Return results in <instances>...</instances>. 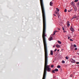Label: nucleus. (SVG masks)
Listing matches in <instances>:
<instances>
[{
	"label": "nucleus",
	"instance_id": "nucleus-1",
	"mask_svg": "<svg viewBox=\"0 0 79 79\" xmlns=\"http://www.w3.org/2000/svg\"><path fill=\"white\" fill-rule=\"evenodd\" d=\"M71 61L72 63H76V61H75L74 60H73V59H71Z\"/></svg>",
	"mask_w": 79,
	"mask_h": 79
},
{
	"label": "nucleus",
	"instance_id": "nucleus-2",
	"mask_svg": "<svg viewBox=\"0 0 79 79\" xmlns=\"http://www.w3.org/2000/svg\"><path fill=\"white\" fill-rule=\"evenodd\" d=\"M74 11H76L77 10V7H74Z\"/></svg>",
	"mask_w": 79,
	"mask_h": 79
},
{
	"label": "nucleus",
	"instance_id": "nucleus-3",
	"mask_svg": "<svg viewBox=\"0 0 79 79\" xmlns=\"http://www.w3.org/2000/svg\"><path fill=\"white\" fill-rule=\"evenodd\" d=\"M69 22L68 21L67 23V26L68 27H69V26H70V24H69Z\"/></svg>",
	"mask_w": 79,
	"mask_h": 79
},
{
	"label": "nucleus",
	"instance_id": "nucleus-4",
	"mask_svg": "<svg viewBox=\"0 0 79 79\" xmlns=\"http://www.w3.org/2000/svg\"><path fill=\"white\" fill-rule=\"evenodd\" d=\"M48 40H50V41H51V40H53V38H52V37H51L50 38H49Z\"/></svg>",
	"mask_w": 79,
	"mask_h": 79
},
{
	"label": "nucleus",
	"instance_id": "nucleus-5",
	"mask_svg": "<svg viewBox=\"0 0 79 79\" xmlns=\"http://www.w3.org/2000/svg\"><path fill=\"white\" fill-rule=\"evenodd\" d=\"M50 54L51 55H53V51L51 50Z\"/></svg>",
	"mask_w": 79,
	"mask_h": 79
},
{
	"label": "nucleus",
	"instance_id": "nucleus-6",
	"mask_svg": "<svg viewBox=\"0 0 79 79\" xmlns=\"http://www.w3.org/2000/svg\"><path fill=\"white\" fill-rule=\"evenodd\" d=\"M71 5L73 6V5H74V2H73L71 3Z\"/></svg>",
	"mask_w": 79,
	"mask_h": 79
},
{
	"label": "nucleus",
	"instance_id": "nucleus-7",
	"mask_svg": "<svg viewBox=\"0 0 79 79\" xmlns=\"http://www.w3.org/2000/svg\"><path fill=\"white\" fill-rule=\"evenodd\" d=\"M75 18H76V15H74V16L73 17V19H74Z\"/></svg>",
	"mask_w": 79,
	"mask_h": 79
},
{
	"label": "nucleus",
	"instance_id": "nucleus-8",
	"mask_svg": "<svg viewBox=\"0 0 79 79\" xmlns=\"http://www.w3.org/2000/svg\"><path fill=\"white\" fill-rule=\"evenodd\" d=\"M52 5H53V3L52 2H51L50 3V6H52Z\"/></svg>",
	"mask_w": 79,
	"mask_h": 79
},
{
	"label": "nucleus",
	"instance_id": "nucleus-9",
	"mask_svg": "<svg viewBox=\"0 0 79 79\" xmlns=\"http://www.w3.org/2000/svg\"><path fill=\"white\" fill-rule=\"evenodd\" d=\"M57 42L58 43H59V44H61V41H59V40H58L57 41Z\"/></svg>",
	"mask_w": 79,
	"mask_h": 79
},
{
	"label": "nucleus",
	"instance_id": "nucleus-10",
	"mask_svg": "<svg viewBox=\"0 0 79 79\" xmlns=\"http://www.w3.org/2000/svg\"><path fill=\"white\" fill-rule=\"evenodd\" d=\"M54 71H56V72H58V69H54Z\"/></svg>",
	"mask_w": 79,
	"mask_h": 79
},
{
	"label": "nucleus",
	"instance_id": "nucleus-11",
	"mask_svg": "<svg viewBox=\"0 0 79 79\" xmlns=\"http://www.w3.org/2000/svg\"><path fill=\"white\" fill-rule=\"evenodd\" d=\"M77 7H78V8H79V2L77 3Z\"/></svg>",
	"mask_w": 79,
	"mask_h": 79
},
{
	"label": "nucleus",
	"instance_id": "nucleus-12",
	"mask_svg": "<svg viewBox=\"0 0 79 79\" xmlns=\"http://www.w3.org/2000/svg\"><path fill=\"white\" fill-rule=\"evenodd\" d=\"M56 47L57 48H59V47H60V45H58V44H57L56 45Z\"/></svg>",
	"mask_w": 79,
	"mask_h": 79
},
{
	"label": "nucleus",
	"instance_id": "nucleus-13",
	"mask_svg": "<svg viewBox=\"0 0 79 79\" xmlns=\"http://www.w3.org/2000/svg\"><path fill=\"white\" fill-rule=\"evenodd\" d=\"M70 30L71 31H74V29H73V28H72V27L70 28Z\"/></svg>",
	"mask_w": 79,
	"mask_h": 79
},
{
	"label": "nucleus",
	"instance_id": "nucleus-14",
	"mask_svg": "<svg viewBox=\"0 0 79 79\" xmlns=\"http://www.w3.org/2000/svg\"><path fill=\"white\" fill-rule=\"evenodd\" d=\"M68 12H71V11H73V9H72L68 11Z\"/></svg>",
	"mask_w": 79,
	"mask_h": 79
},
{
	"label": "nucleus",
	"instance_id": "nucleus-15",
	"mask_svg": "<svg viewBox=\"0 0 79 79\" xmlns=\"http://www.w3.org/2000/svg\"><path fill=\"white\" fill-rule=\"evenodd\" d=\"M56 31H54V33L53 34V35H55V34H56Z\"/></svg>",
	"mask_w": 79,
	"mask_h": 79
},
{
	"label": "nucleus",
	"instance_id": "nucleus-16",
	"mask_svg": "<svg viewBox=\"0 0 79 79\" xmlns=\"http://www.w3.org/2000/svg\"><path fill=\"white\" fill-rule=\"evenodd\" d=\"M55 13L56 14H57V15H58V14H59V12H57L56 11H55Z\"/></svg>",
	"mask_w": 79,
	"mask_h": 79
},
{
	"label": "nucleus",
	"instance_id": "nucleus-17",
	"mask_svg": "<svg viewBox=\"0 0 79 79\" xmlns=\"http://www.w3.org/2000/svg\"><path fill=\"white\" fill-rule=\"evenodd\" d=\"M62 63H63L64 64V63H65V62L64 60H62Z\"/></svg>",
	"mask_w": 79,
	"mask_h": 79
},
{
	"label": "nucleus",
	"instance_id": "nucleus-18",
	"mask_svg": "<svg viewBox=\"0 0 79 79\" xmlns=\"http://www.w3.org/2000/svg\"><path fill=\"white\" fill-rule=\"evenodd\" d=\"M57 68H61V66L60 65H58L57 66Z\"/></svg>",
	"mask_w": 79,
	"mask_h": 79
},
{
	"label": "nucleus",
	"instance_id": "nucleus-19",
	"mask_svg": "<svg viewBox=\"0 0 79 79\" xmlns=\"http://www.w3.org/2000/svg\"><path fill=\"white\" fill-rule=\"evenodd\" d=\"M56 10H57V11L59 12L60 11V9L58 8H56Z\"/></svg>",
	"mask_w": 79,
	"mask_h": 79
},
{
	"label": "nucleus",
	"instance_id": "nucleus-20",
	"mask_svg": "<svg viewBox=\"0 0 79 79\" xmlns=\"http://www.w3.org/2000/svg\"><path fill=\"white\" fill-rule=\"evenodd\" d=\"M55 70H53L52 71V73H55Z\"/></svg>",
	"mask_w": 79,
	"mask_h": 79
},
{
	"label": "nucleus",
	"instance_id": "nucleus-21",
	"mask_svg": "<svg viewBox=\"0 0 79 79\" xmlns=\"http://www.w3.org/2000/svg\"><path fill=\"white\" fill-rule=\"evenodd\" d=\"M66 11H67V10L66 9H65L64 10V12H66Z\"/></svg>",
	"mask_w": 79,
	"mask_h": 79
},
{
	"label": "nucleus",
	"instance_id": "nucleus-22",
	"mask_svg": "<svg viewBox=\"0 0 79 79\" xmlns=\"http://www.w3.org/2000/svg\"><path fill=\"white\" fill-rule=\"evenodd\" d=\"M51 68H53V67H54V65H51Z\"/></svg>",
	"mask_w": 79,
	"mask_h": 79
},
{
	"label": "nucleus",
	"instance_id": "nucleus-23",
	"mask_svg": "<svg viewBox=\"0 0 79 79\" xmlns=\"http://www.w3.org/2000/svg\"><path fill=\"white\" fill-rule=\"evenodd\" d=\"M74 47L75 48L76 47H77V46H76V44H74L73 45Z\"/></svg>",
	"mask_w": 79,
	"mask_h": 79
},
{
	"label": "nucleus",
	"instance_id": "nucleus-24",
	"mask_svg": "<svg viewBox=\"0 0 79 79\" xmlns=\"http://www.w3.org/2000/svg\"><path fill=\"white\" fill-rule=\"evenodd\" d=\"M79 1L78 0H75L74 1V2H77Z\"/></svg>",
	"mask_w": 79,
	"mask_h": 79
},
{
	"label": "nucleus",
	"instance_id": "nucleus-25",
	"mask_svg": "<svg viewBox=\"0 0 79 79\" xmlns=\"http://www.w3.org/2000/svg\"><path fill=\"white\" fill-rule=\"evenodd\" d=\"M65 58L66 60H68V56L65 57Z\"/></svg>",
	"mask_w": 79,
	"mask_h": 79
},
{
	"label": "nucleus",
	"instance_id": "nucleus-26",
	"mask_svg": "<svg viewBox=\"0 0 79 79\" xmlns=\"http://www.w3.org/2000/svg\"><path fill=\"white\" fill-rule=\"evenodd\" d=\"M57 15L58 16V18H59V17H60V16H59L60 15V14L59 13V14H57Z\"/></svg>",
	"mask_w": 79,
	"mask_h": 79
},
{
	"label": "nucleus",
	"instance_id": "nucleus-27",
	"mask_svg": "<svg viewBox=\"0 0 79 79\" xmlns=\"http://www.w3.org/2000/svg\"><path fill=\"white\" fill-rule=\"evenodd\" d=\"M57 15L58 16V18H59V17H60V16H59L60 15V14L59 13V14H57Z\"/></svg>",
	"mask_w": 79,
	"mask_h": 79
},
{
	"label": "nucleus",
	"instance_id": "nucleus-28",
	"mask_svg": "<svg viewBox=\"0 0 79 79\" xmlns=\"http://www.w3.org/2000/svg\"><path fill=\"white\" fill-rule=\"evenodd\" d=\"M70 41H71L72 42H73V40L72 39H70Z\"/></svg>",
	"mask_w": 79,
	"mask_h": 79
},
{
	"label": "nucleus",
	"instance_id": "nucleus-29",
	"mask_svg": "<svg viewBox=\"0 0 79 79\" xmlns=\"http://www.w3.org/2000/svg\"><path fill=\"white\" fill-rule=\"evenodd\" d=\"M62 29L63 31H64V27H62Z\"/></svg>",
	"mask_w": 79,
	"mask_h": 79
},
{
	"label": "nucleus",
	"instance_id": "nucleus-30",
	"mask_svg": "<svg viewBox=\"0 0 79 79\" xmlns=\"http://www.w3.org/2000/svg\"><path fill=\"white\" fill-rule=\"evenodd\" d=\"M71 39V38H70V37L69 36L68 37V39Z\"/></svg>",
	"mask_w": 79,
	"mask_h": 79
},
{
	"label": "nucleus",
	"instance_id": "nucleus-31",
	"mask_svg": "<svg viewBox=\"0 0 79 79\" xmlns=\"http://www.w3.org/2000/svg\"><path fill=\"white\" fill-rule=\"evenodd\" d=\"M77 48H75V50H77Z\"/></svg>",
	"mask_w": 79,
	"mask_h": 79
},
{
	"label": "nucleus",
	"instance_id": "nucleus-32",
	"mask_svg": "<svg viewBox=\"0 0 79 79\" xmlns=\"http://www.w3.org/2000/svg\"><path fill=\"white\" fill-rule=\"evenodd\" d=\"M56 50H57V49H56L54 50V52H56Z\"/></svg>",
	"mask_w": 79,
	"mask_h": 79
},
{
	"label": "nucleus",
	"instance_id": "nucleus-33",
	"mask_svg": "<svg viewBox=\"0 0 79 79\" xmlns=\"http://www.w3.org/2000/svg\"><path fill=\"white\" fill-rule=\"evenodd\" d=\"M57 29L58 30H59V31H60V28H58Z\"/></svg>",
	"mask_w": 79,
	"mask_h": 79
},
{
	"label": "nucleus",
	"instance_id": "nucleus-34",
	"mask_svg": "<svg viewBox=\"0 0 79 79\" xmlns=\"http://www.w3.org/2000/svg\"><path fill=\"white\" fill-rule=\"evenodd\" d=\"M77 64H79V62H77L76 63Z\"/></svg>",
	"mask_w": 79,
	"mask_h": 79
},
{
	"label": "nucleus",
	"instance_id": "nucleus-35",
	"mask_svg": "<svg viewBox=\"0 0 79 79\" xmlns=\"http://www.w3.org/2000/svg\"><path fill=\"white\" fill-rule=\"evenodd\" d=\"M55 32H58V31H55Z\"/></svg>",
	"mask_w": 79,
	"mask_h": 79
},
{
	"label": "nucleus",
	"instance_id": "nucleus-36",
	"mask_svg": "<svg viewBox=\"0 0 79 79\" xmlns=\"http://www.w3.org/2000/svg\"><path fill=\"white\" fill-rule=\"evenodd\" d=\"M54 16H56V15L55 14H53Z\"/></svg>",
	"mask_w": 79,
	"mask_h": 79
},
{
	"label": "nucleus",
	"instance_id": "nucleus-37",
	"mask_svg": "<svg viewBox=\"0 0 79 79\" xmlns=\"http://www.w3.org/2000/svg\"><path fill=\"white\" fill-rule=\"evenodd\" d=\"M55 45L53 46V48H55Z\"/></svg>",
	"mask_w": 79,
	"mask_h": 79
},
{
	"label": "nucleus",
	"instance_id": "nucleus-38",
	"mask_svg": "<svg viewBox=\"0 0 79 79\" xmlns=\"http://www.w3.org/2000/svg\"><path fill=\"white\" fill-rule=\"evenodd\" d=\"M57 51V52H59V51H60V50H59V49H58Z\"/></svg>",
	"mask_w": 79,
	"mask_h": 79
},
{
	"label": "nucleus",
	"instance_id": "nucleus-39",
	"mask_svg": "<svg viewBox=\"0 0 79 79\" xmlns=\"http://www.w3.org/2000/svg\"><path fill=\"white\" fill-rule=\"evenodd\" d=\"M78 31H79V29H78Z\"/></svg>",
	"mask_w": 79,
	"mask_h": 79
}]
</instances>
